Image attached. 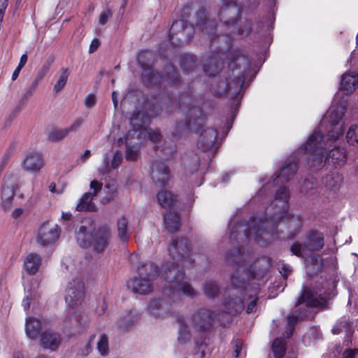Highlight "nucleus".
<instances>
[{
	"mask_svg": "<svg viewBox=\"0 0 358 358\" xmlns=\"http://www.w3.org/2000/svg\"><path fill=\"white\" fill-rule=\"evenodd\" d=\"M289 192L285 187H280L275 193V198L271 204L268 206L265 215L259 217L254 216L247 223H238L234 226L230 232V240L241 243L237 248L231 251L227 255V261H236L238 268L232 276V283L237 285L238 280L242 276V273L247 271V280H259L271 266L270 262L266 257L258 259L254 264H248L250 251L247 249V254L244 243L253 240L257 244L264 245L274 238L275 229L280 222L289 220L294 223V227L300 224L298 217L288 213Z\"/></svg>",
	"mask_w": 358,
	"mask_h": 358,
	"instance_id": "obj_1",
	"label": "nucleus"
},
{
	"mask_svg": "<svg viewBox=\"0 0 358 358\" xmlns=\"http://www.w3.org/2000/svg\"><path fill=\"white\" fill-rule=\"evenodd\" d=\"M347 108L346 99H334L318 127L308 137L306 148L314 151L317 160L321 162L324 149L332 146L343 136Z\"/></svg>",
	"mask_w": 358,
	"mask_h": 358,
	"instance_id": "obj_2",
	"label": "nucleus"
},
{
	"mask_svg": "<svg viewBox=\"0 0 358 358\" xmlns=\"http://www.w3.org/2000/svg\"><path fill=\"white\" fill-rule=\"evenodd\" d=\"M169 252L173 262L167 264L162 271L163 278L169 284V288L164 292L172 294L173 297L182 294L187 297L194 298L196 292L189 282L184 280V268L192 264L191 258L196 255V250L190 251L188 241L181 238L172 240Z\"/></svg>",
	"mask_w": 358,
	"mask_h": 358,
	"instance_id": "obj_3",
	"label": "nucleus"
},
{
	"mask_svg": "<svg viewBox=\"0 0 358 358\" xmlns=\"http://www.w3.org/2000/svg\"><path fill=\"white\" fill-rule=\"evenodd\" d=\"M180 109L182 113H186L187 110L189 119L187 123L178 124L177 128L199 133L198 145L201 149L204 151L215 152L219 145L218 141H216L217 132L215 129L210 127L202 129L204 120L201 117L202 115L201 108L194 106H192L191 104L185 106L182 102L180 103Z\"/></svg>",
	"mask_w": 358,
	"mask_h": 358,
	"instance_id": "obj_4",
	"label": "nucleus"
},
{
	"mask_svg": "<svg viewBox=\"0 0 358 358\" xmlns=\"http://www.w3.org/2000/svg\"><path fill=\"white\" fill-rule=\"evenodd\" d=\"M336 143L331 147H327L324 150L322 160H317L316 153L314 151L306 148L307 141L300 147V152L306 155L304 159L307 161L309 166L313 169H320L326 162L333 164L339 167L343 166L347 162L348 152L344 147L336 146Z\"/></svg>",
	"mask_w": 358,
	"mask_h": 358,
	"instance_id": "obj_5",
	"label": "nucleus"
},
{
	"mask_svg": "<svg viewBox=\"0 0 358 358\" xmlns=\"http://www.w3.org/2000/svg\"><path fill=\"white\" fill-rule=\"evenodd\" d=\"M147 268L150 270L149 275L151 278L158 276L159 269L155 264L148 261L140 263L137 268L138 277L134 278L127 282L128 287L134 292L140 294H148L152 290V281L143 278L148 274Z\"/></svg>",
	"mask_w": 358,
	"mask_h": 358,
	"instance_id": "obj_6",
	"label": "nucleus"
},
{
	"mask_svg": "<svg viewBox=\"0 0 358 358\" xmlns=\"http://www.w3.org/2000/svg\"><path fill=\"white\" fill-rule=\"evenodd\" d=\"M333 287L331 282H327L322 288H307L303 291L296 306L305 303L309 307L322 308L331 298Z\"/></svg>",
	"mask_w": 358,
	"mask_h": 358,
	"instance_id": "obj_7",
	"label": "nucleus"
},
{
	"mask_svg": "<svg viewBox=\"0 0 358 358\" xmlns=\"http://www.w3.org/2000/svg\"><path fill=\"white\" fill-rule=\"evenodd\" d=\"M148 117L141 113L134 112L130 117L129 122L132 129L137 130V139H141L143 142L148 136L150 141L153 143H159L162 139L161 134L158 130H153L150 128H143V124H146Z\"/></svg>",
	"mask_w": 358,
	"mask_h": 358,
	"instance_id": "obj_8",
	"label": "nucleus"
},
{
	"mask_svg": "<svg viewBox=\"0 0 358 358\" xmlns=\"http://www.w3.org/2000/svg\"><path fill=\"white\" fill-rule=\"evenodd\" d=\"M323 245L322 234L317 231H311L308 234L307 241L304 245L295 243L291 246L290 250L294 255L304 257L308 255L309 252L320 250Z\"/></svg>",
	"mask_w": 358,
	"mask_h": 358,
	"instance_id": "obj_9",
	"label": "nucleus"
},
{
	"mask_svg": "<svg viewBox=\"0 0 358 358\" xmlns=\"http://www.w3.org/2000/svg\"><path fill=\"white\" fill-rule=\"evenodd\" d=\"M17 188V177L11 173H6L3 178L1 196V204L5 210L12 207L15 192Z\"/></svg>",
	"mask_w": 358,
	"mask_h": 358,
	"instance_id": "obj_10",
	"label": "nucleus"
},
{
	"mask_svg": "<svg viewBox=\"0 0 358 358\" xmlns=\"http://www.w3.org/2000/svg\"><path fill=\"white\" fill-rule=\"evenodd\" d=\"M60 229L55 222L46 221L39 227L37 234V242L42 246L54 244L59 239Z\"/></svg>",
	"mask_w": 358,
	"mask_h": 358,
	"instance_id": "obj_11",
	"label": "nucleus"
},
{
	"mask_svg": "<svg viewBox=\"0 0 358 358\" xmlns=\"http://www.w3.org/2000/svg\"><path fill=\"white\" fill-rule=\"evenodd\" d=\"M85 296L84 284L80 280L70 282L66 290L65 301L71 308L80 306Z\"/></svg>",
	"mask_w": 358,
	"mask_h": 358,
	"instance_id": "obj_12",
	"label": "nucleus"
},
{
	"mask_svg": "<svg viewBox=\"0 0 358 358\" xmlns=\"http://www.w3.org/2000/svg\"><path fill=\"white\" fill-rule=\"evenodd\" d=\"M102 183L94 180L91 181L90 187V191L85 193L80 198L79 203L76 206L78 211H95L96 209V205L93 202V198L101 189Z\"/></svg>",
	"mask_w": 358,
	"mask_h": 358,
	"instance_id": "obj_13",
	"label": "nucleus"
},
{
	"mask_svg": "<svg viewBox=\"0 0 358 358\" xmlns=\"http://www.w3.org/2000/svg\"><path fill=\"white\" fill-rule=\"evenodd\" d=\"M213 320L210 310L200 309L192 315L190 327L194 331H204L211 327Z\"/></svg>",
	"mask_w": 358,
	"mask_h": 358,
	"instance_id": "obj_14",
	"label": "nucleus"
},
{
	"mask_svg": "<svg viewBox=\"0 0 358 358\" xmlns=\"http://www.w3.org/2000/svg\"><path fill=\"white\" fill-rule=\"evenodd\" d=\"M94 229V225L90 220L82 222L78 230L76 232L77 242L81 248H87L92 245Z\"/></svg>",
	"mask_w": 358,
	"mask_h": 358,
	"instance_id": "obj_15",
	"label": "nucleus"
},
{
	"mask_svg": "<svg viewBox=\"0 0 358 358\" xmlns=\"http://www.w3.org/2000/svg\"><path fill=\"white\" fill-rule=\"evenodd\" d=\"M137 130L131 129L125 136L126 159L128 161H134L139 156L140 149L143 141L137 139Z\"/></svg>",
	"mask_w": 358,
	"mask_h": 358,
	"instance_id": "obj_16",
	"label": "nucleus"
},
{
	"mask_svg": "<svg viewBox=\"0 0 358 358\" xmlns=\"http://www.w3.org/2000/svg\"><path fill=\"white\" fill-rule=\"evenodd\" d=\"M148 55H150V52L148 51H141L138 54L137 60L143 69L142 77L147 85H157L159 83H161L159 78H160V80L164 78L161 77L157 72H155L152 66L144 63L143 59Z\"/></svg>",
	"mask_w": 358,
	"mask_h": 358,
	"instance_id": "obj_17",
	"label": "nucleus"
},
{
	"mask_svg": "<svg viewBox=\"0 0 358 358\" xmlns=\"http://www.w3.org/2000/svg\"><path fill=\"white\" fill-rule=\"evenodd\" d=\"M151 176L155 184L166 185L171 178L168 166L162 162L154 163L151 169Z\"/></svg>",
	"mask_w": 358,
	"mask_h": 358,
	"instance_id": "obj_18",
	"label": "nucleus"
},
{
	"mask_svg": "<svg viewBox=\"0 0 358 358\" xmlns=\"http://www.w3.org/2000/svg\"><path fill=\"white\" fill-rule=\"evenodd\" d=\"M21 164L24 171L36 173L40 171L44 166V162L40 153L31 152L25 156Z\"/></svg>",
	"mask_w": 358,
	"mask_h": 358,
	"instance_id": "obj_19",
	"label": "nucleus"
},
{
	"mask_svg": "<svg viewBox=\"0 0 358 358\" xmlns=\"http://www.w3.org/2000/svg\"><path fill=\"white\" fill-rule=\"evenodd\" d=\"M223 6L220 10L219 17L221 21L226 24L235 22L239 9L235 0H223Z\"/></svg>",
	"mask_w": 358,
	"mask_h": 358,
	"instance_id": "obj_20",
	"label": "nucleus"
},
{
	"mask_svg": "<svg viewBox=\"0 0 358 358\" xmlns=\"http://www.w3.org/2000/svg\"><path fill=\"white\" fill-rule=\"evenodd\" d=\"M243 284L244 285V291L243 293V299H245V295L248 293V298L251 299V301L247 307V313H253L256 309V301L257 299V295L258 294L259 286V283L250 282L249 284L245 283L244 281L246 280L244 277H242Z\"/></svg>",
	"mask_w": 358,
	"mask_h": 358,
	"instance_id": "obj_21",
	"label": "nucleus"
},
{
	"mask_svg": "<svg viewBox=\"0 0 358 358\" xmlns=\"http://www.w3.org/2000/svg\"><path fill=\"white\" fill-rule=\"evenodd\" d=\"M297 170V165L295 162L288 160L285 162L282 168L276 173L273 180V184L278 185L288 182L295 174Z\"/></svg>",
	"mask_w": 358,
	"mask_h": 358,
	"instance_id": "obj_22",
	"label": "nucleus"
},
{
	"mask_svg": "<svg viewBox=\"0 0 358 358\" xmlns=\"http://www.w3.org/2000/svg\"><path fill=\"white\" fill-rule=\"evenodd\" d=\"M148 310L155 318L163 317L170 311V304L164 299H153L150 301Z\"/></svg>",
	"mask_w": 358,
	"mask_h": 358,
	"instance_id": "obj_23",
	"label": "nucleus"
},
{
	"mask_svg": "<svg viewBox=\"0 0 358 358\" xmlns=\"http://www.w3.org/2000/svg\"><path fill=\"white\" fill-rule=\"evenodd\" d=\"M41 343L44 348L55 350L61 343V336L52 330L45 331L41 334Z\"/></svg>",
	"mask_w": 358,
	"mask_h": 358,
	"instance_id": "obj_24",
	"label": "nucleus"
},
{
	"mask_svg": "<svg viewBox=\"0 0 358 358\" xmlns=\"http://www.w3.org/2000/svg\"><path fill=\"white\" fill-rule=\"evenodd\" d=\"M358 87V75L353 73H344L341 77L340 90L346 94H352Z\"/></svg>",
	"mask_w": 358,
	"mask_h": 358,
	"instance_id": "obj_25",
	"label": "nucleus"
},
{
	"mask_svg": "<svg viewBox=\"0 0 358 358\" xmlns=\"http://www.w3.org/2000/svg\"><path fill=\"white\" fill-rule=\"evenodd\" d=\"M110 238V233L108 231H100L94 233L92 243L93 244L94 250L96 252H101L107 246Z\"/></svg>",
	"mask_w": 358,
	"mask_h": 358,
	"instance_id": "obj_26",
	"label": "nucleus"
},
{
	"mask_svg": "<svg viewBox=\"0 0 358 358\" xmlns=\"http://www.w3.org/2000/svg\"><path fill=\"white\" fill-rule=\"evenodd\" d=\"M343 182V176L336 171L331 172L322 179V184L329 191L336 192L339 189Z\"/></svg>",
	"mask_w": 358,
	"mask_h": 358,
	"instance_id": "obj_27",
	"label": "nucleus"
},
{
	"mask_svg": "<svg viewBox=\"0 0 358 358\" xmlns=\"http://www.w3.org/2000/svg\"><path fill=\"white\" fill-rule=\"evenodd\" d=\"M41 329V322L32 317H28L25 321V333L27 336L34 340L38 338Z\"/></svg>",
	"mask_w": 358,
	"mask_h": 358,
	"instance_id": "obj_28",
	"label": "nucleus"
},
{
	"mask_svg": "<svg viewBox=\"0 0 358 358\" xmlns=\"http://www.w3.org/2000/svg\"><path fill=\"white\" fill-rule=\"evenodd\" d=\"M41 264V256L36 253H30L24 261L25 270L29 274H35Z\"/></svg>",
	"mask_w": 358,
	"mask_h": 358,
	"instance_id": "obj_29",
	"label": "nucleus"
},
{
	"mask_svg": "<svg viewBox=\"0 0 358 358\" xmlns=\"http://www.w3.org/2000/svg\"><path fill=\"white\" fill-rule=\"evenodd\" d=\"M138 317L131 311H126L118 320L117 324L120 329L122 331H128L137 321Z\"/></svg>",
	"mask_w": 358,
	"mask_h": 358,
	"instance_id": "obj_30",
	"label": "nucleus"
},
{
	"mask_svg": "<svg viewBox=\"0 0 358 358\" xmlns=\"http://www.w3.org/2000/svg\"><path fill=\"white\" fill-rule=\"evenodd\" d=\"M224 307L229 314L235 315L243 309L244 303L239 298L232 297L225 300Z\"/></svg>",
	"mask_w": 358,
	"mask_h": 358,
	"instance_id": "obj_31",
	"label": "nucleus"
},
{
	"mask_svg": "<svg viewBox=\"0 0 358 358\" xmlns=\"http://www.w3.org/2000/svg\"><path fill=\"white\" fill-rule=\"evenodd\" d=\"M159 204L163 208H170L176 201V196L167 190H162L157 195Z\"/></svg>",
	"mask_w": 358,
	"mask_h": 358,
	"instance_id": "obj_32",
	"label": "nucleus"
},
{
	"mask_svg": "<svg viewBox=\"0 0 358 358\" xmlns=\"http://www.w3.org/2000/svg\"><path fill=\"white\" fill-rule=\"evenodd\" d=\"M164 222L171 231H175L180 227V219L176 213H166L164 215Z\"/></svg>",
	"mask_w": 358,
	"mask_h": 358,
	"instance_id": "obj_33",
	"label": "nucleus"
},
{
	"mask_svg": "<svg viewBox=\"0 0 358 358\" xmlns=\"http://www.w3.org/2000/svg\"><path fill=\"white\" fill-rule=\"evenodd\" d=\"M306 266L307 273L309 275H313L322 270V262L317 257H310L309 259L306 260Z\"/></svg>",
	"mask_w": 358,
	"mask_h": 358,
	"instance_id": "obj_34",
	"label": "nucleus"
},
{
	"mask_svg": "<svg viewBox=\"0 0 358 358\" xmlns=\"http://www.w3.org/2000/svg\"><path fill=\"white\" fill-rule=\"evenodd\" d=\"M213 22L206 19V15L203 13H198V22L196 24V29H199L202 32L206 33L209 36L210 31H208V27H211Z\"/></svg>",
	"mask_w": 358,
	"mask_h": 358,
	"instance_id": "obj_35",
	"label": "nucleus"
},
{
	"mask_svg": "<svg viewBox=\"0 0 358 358\" xmlns=\"http://www.w3.org/2000/svg\"><path fill=\"white\" fill-rule=\"evenodd\" d=\"M38 285L36 284L33 288L29 287V285L27 284L24 285V289L27 292V295L22 300V306L25 311L28 310L30 307V303L32 299L36 296V289Z\"/></svg>",
	"mask_w": 358,
	"mask_h": 358,
	"instance_id": "obj_36",
	"label": "nucleus"
},
{
	"mask_svg": "<svg viewBox=\"0 0 358 358\" xmlns=\"http://www.w3.org/2000/svg\"><path fill=\"white\" fill-rule=\"evenodd\" d=\"M127 225L128 221L124 217L119 219L117 223L120 238L124 242L127 241L129 237Z\"/></svg>",
	"mask_w": 358,
	"mask_h": 358,
	"instance_id": "obj_37",
	"label": "nucleus"
},
{
	"mask_svg": "<svg viewBox=\"0 0 358 358\" xmlns=\"http://www.w3.org/2000/svg\"><path fill=\"white\" fill-rule=\"evenodd\" d=\"M122 161V152L119 150H117L115 152L113 159L111 162H109L108 160L104 157L103 158V163L105 166V169L106 171H108L109 169H115L117 168L120 164H121Z\"/></svg>",
	"mask_w": 358,
	"mask_h": 358,
	"instance_id": "obj_38",
	"label": "nucleus"
},
{
	"mask_svg": "<svg viewBox=\"0 0 358 358\" xmlns=\"http://www.w3.org/2000/svg\"><path fill=\"white\" fill-rule=\"evenodd\" d=\"M345 137L349 145L358 144V124H353L348 128Z\"/></svg>",
	"mask_w": 358,
	"mask_h": 358,
	"instance_id": "obj_39",
	"label": "nucleus"
},
{
	"mask_svg": "<svg viewBox=\"0 0 358 358\" xmlns=\"http://www.w3.org/2000/svg\"><path fill=\"white\" fill-rule=\"evenodd\" d=\"M285 341L283 338H275L273 341L272 348L274 357L281 358L285 352Z\"/></svg>",
	"mask_w": 358,
	"mask_h": 358,
	"instance_id": "obj_40",
	"label": "nucleus"
},
{
	"mask_svg": "<svg viewBox=\"0 0 358 358\" xmlns=\"http://www.w3.org/2000/svg\"><path fill=\"white\" fill-rule=\"evenodd\" d=\"M230 66H238V69H243L244 71L249 70L250 67V62L248 58L244 55H237L230 64Z\"/></svg>",
	"mask_w": 358,
	"mask_h": 358,
	"instance_id": "obj_41",
	"label": "nucleus"
},
{
	"mask_svg": "<svg viewBox=\"0 0 358 358\" xmlns=\"http://www.w3.org/2000/svg\"><path fill=\"white\" fill-rule=\"evenodd\" d=\"M187 27V22L183 20L174 21L169 31V37L172 40L174 35H176L178 32H180V31L182 32L185 31Z\"/></svg>",
	"mask_w": 358,
	"mask_h": 358,
	"instance_id": "obj_42",
	"label": "nucleus"
},
{
	"mask_svg": "<svg viewBox=\"0 0 358 358\" xmlns=\"http://www.w3.org/2000/svg\"><path fill=\"white\" fill-rule=\"evenodd\" d=\"M245 82V78L243 76L241 77L237 76L232 82L228 83L227 85V89L224 90V92L230 93L231 90L232 85H234V94L237 95V94L242 90Z\"/></svg>",
	"mask_w": 358,
	"mask_h": 358,
	"instance_id": "obj_43",
	"label": "nucleus"
},
{
	"mask_svg": "<svg viewBox=\"0 0 358 358\" xmlns=\"http://www.w3.org/2000/svg\"><path fill=\"white\" fill-rule=\"evenodd\" d=\"M69 77V71L66 68H62L59 72V77L57 82L54 85V91L59 92L66 85Z\"/></svg>",
	"mask_w": 358,
	"mask_h": 358,
	"instance_id": "obj_44",
	"label": "nucleus"
},
{
	"mask_svg": "<svg viewBox=\"0 0 358 358\" xmlns=\"http://www.w3.org/2000/svg\"><path fill=\"white\" fill-rule=\"evenodd\" d=\"M38 84L39 82L34 79L30 85L27 87L25 93L23 94L21 99L20 100L19 103L20 106L26 104L28 99L33 95L35 90L38 87Z\"/></svg>",
	"mask_w": 358,
	"mask_h": 358,
	"instance_id": "obj_45",
	"label": "nucleus"
},
{
	"mask_svg": "<svg viewBox=\"0 0 358 358\" xmlns=\"http://www.w3.org/2000/svg\"><path fill=\"white\" fill-rule=\"evenodd\" d=\"M67 130L64 129H52L48 134V139L51 141H59L68 136Z\"/></svg>",
	"mask_w": 358,
	"mask_h": 358,
	"instance_id": "obj_46",
	"label": "nucleus"
},
{
	"mask_svg": "<svg viewBox=\"0 0 358 358\" xmlns=\"http://www.w3.org/2000/svg\"><path fill=\"white\" fill-rule=\"evenodd\" d=\"M315 188H317L316 180L315 178H311L304 180L300 191L305 194L312 195L314 194L313 190Z\"/></svg>",
	"mask_w": 358,
	"mask_h": 358,
	"instance_id": "obj_47",
	"label": "nucleus"
},
{
	"mask_svg": "<svg viewBox=\"0 0 358 358\" xmlns=\"http://www.w3.org/2000/svg\"><path fill=\"white\" fill-rule=\"evenodd\" d=\"M190 338L188 326L185 322H182L179 329L178 342L182 344L186 343L190 340Z\"/></svg>",
	"mask_w": 358,
	"mask_h": 358,
	"instance_id": "obj_48",
	"label": "nucleus"
},
{
	"mask_svg": "<svg viewBox=\"0 0 358 358\" xmlns=\"http://www.w3.org/2000/svg\"><path fill=\"white\" fill-rule=\"evenodd\" d=\"M219 288L216 282L209 281L204 286L205 294L208 297H214L218 292Z\"/></svg>",
	"mask_w": 358,
	"mask_h": 358,
	"instance_id": "obj_49",
	"label": "nucleus"
},
{
	"mask_svg": "<svg viewBox=\"0 0 358 358\" xmlns=\"http://www.w3.org/2000/svg\"><path fill=\"white\" fill-rule=\"evenodd\" d=\"M298 322V317L294 315H291L287 317V330L285 331V336L289 338L292 336L294 327Z\"/></svg>",
	"mask_w": 358,
	"mask_h": 358,
	"instance_id": "obj_50",
	"label": "nucleus"
},
{
	"mask_svg": "<svg viewBox=\"0 0 358 358\" xmlns=\"http://www.w3.org/2000/svg\"><path fill=\"white\" fill-rule=\"evenodd\" d=\"M234 352L233 355L235 358L243 357L245 355V351L244 350L243 343L241 340H236L234 342Z\"/></svg>",
	"mask_w": 358,
	"mask_h": 358,
	"instance_id": "obj_51",
	"label": "nucleus"
},
{
	"mask_svg": "<svg viewBox=\"0 0 358 358\" xmlns=\"http://www.w3.org/2000/svg\"><path fill=\"white\" fill-rule=\"evenodd\" d=\"M97 348L99 352L104 355L106 354L108 349V340L106 334H102L100 337V340L97 343Z\"/></svg>",
	"mask_w": 358,
	"mask_h": 358,
	"instance_id": "obj_52",
	"label": "nucleus"
},
{
	"mask_svg": "<svg viewBox=\"0 0 358 358\" xmlns=\"http://www.w3.org/2000/svg\"><path fill=\"white\" fill-rule=\"evenodd\" d=\"M51 66V62L49 61L45 62L41 66V68L37 72L34 80L38 82H41L43 78L45 76V75L49 71L50 67Z\"/></svg>",
	"mask_w": 358,
	"mask_h": 358,
	"instance_id": "obj_53",
	"label": "nucleus"
},
{
	"mask_svg": "<svg viewBox=\"0 0 358 358\" xmlns=\"http://www.w3.org/2000/svg\"><path fill=\"white\" fill-rule=\"evenodd\" d=\"M83 119L82 117H78L76 118L71 125L65 127L67 130L68 134L72 132H76L83 124Z\"/></svg>",
	"mask_w": 358,
	"mask_h": 358,
	"instance_id": "obj_54",
	"label": "nucleus"
},
{
	"mask_svg": "<svg viewBox=\"0 0 358 358\" xmlns=\"http://www.w3.org/2000/svg\"><path fill=\"white\" fill-rule=\"evenodd\" d=\"M110 15L111 13L108 9L103 10L99 17V23L101 25L106 24Z\"/></svg>",
	"mask_w": 358,
	"mask_h": 358,
	"instance_id": "obj_55",
	"label": "nucleus"
},
{
	"mask_svg": "<svg viewBox=\"0 0 358 358\" xmlns=\"http://www.w3.org/2000/svg\"><path fill=\"white\" fill-rule=\"evenodd\" d=\"M96 102L95 95L90 94H88L85 99V105L87 108H92Z\"/></svg>",
	"mask_w": 358,
	"mask_h": 358,
	"instance_id": "obj_56",
	"label": "nucleus"
},
{
	"mask_svg": "<svg viewBox=\"0 0 358 358\" xmlns=\"http://www.w3.org/2000/svg\"><path fill=\"white\" fill-rule=\"evenodd\" d=\"M99 45H100V42H99V39L94 38L92 41L90 46V49H89L90 52H95L97 50V48H99Z\"/></svg>",
	"mask_w": 358,
	"mask_h": 358,
	"instance_id": "obj_57",
	"label": "nucleus"
},
{
	"mask_svg": "<svg viewBox=\"0 0 358 358\" xmlns=\"http://www.w3.org/2000/svg\"><path fill=\"white\" fill-rule=\"evenodd\" d=\"M358 355V349L353 350H347L344 353L343 358H355V356Z\"/></svg>",
	"mask_w": 358,
	"mask_h": 358,
	"instance_id": "obj_58",
	"label": "nucleus"
},
{
	"mask_svg": "<svg viewBox=\"0 0 358 358\" xmlns=\"http://www.w3.org/2000/svg\"><path fill=\"white\" fill-rule=\"evenodd\" d=\"M27 59H28V57H27V54H23L20 57V62L17 65V67H19V69H22L24 66V65L26 64V63L27 62Z\"/></svg>",
	"mask_w": 358,
	"mask_h": 358,
	"instance_id": "obj_59",
	"label": "nucleus"
},
{
	"mask_svg": "<svg viewBox=\"0 0 358 358\" xmlns=\"http://www.w3.org/2000/svg\"><path fill=\"white\" fill-rule=\"evenodd\" d=\"M24 210L22 208H15L13 213H12V215L13 217L15 218V219H17L18 217H20L22 214L23 213Z\"/></svg>",
	"mask_w": 358,
	"mask_h": 358,
	"instance_id": "obj_60",
	"label": "nucleus"
},
{
	"mask_svg": "<svg viewBox=\"0 0 358 358\" xmlns=\"http://www.w3.org/2000/svg\"><path fill=\"white\" fill-rule=\"evenodd\" d=\"M112 101H113L115 108H116L117 107L118 100H117V93L115 91H113L112 93Z\"/></svg>",
	"mask_w": 358,
	"mask_h": 358,
	"instance_id": "obj_61",
	"label": "nucleus"
},
{
	"mask_svg": "<svg viewBox=\"0 0 358 358\" xmlns=\"http://www.w3.org/2000/svg\"><path fill=\"white\" fill-rule=\"evenodd\" d=\"M289 271V266L283 264L280 268V273L283 275V276H286L288 273Z\"/></svg>",
	"mask_w": 358,
	"mask_h": 358,
	"instance_id": "obj_62",
	"label": "nucleus"
},
{
	"mask_svg": "<svg viewBox=\"0 0 358 358\" xmlns=\"http://www.w3.org/2000/svg\"><path fill=\"white\" fill-rule=\"evenodd\" d=\"M270 186L269 184L266 183L264 185V187L259 190L258 195L259 196H262L265 194L266 190L268 189V187Z\"/></svg>",
	"mask_w": 358,
	"mask_h": 358,
	"instance_id": "obj_63",
	"label": "nucleus"
},
{
	"mask_svg": "<svg viewBox=\"0 0 358 358\" xmlns=\"http://www.w3.org/2000/svg\"><path fill=\"white\" fill-rule=\"evenodd\" d=\"M22 69H19V67H16V69H15V71H13V74H12V80H15L17 79V78L18 77L19 74H20V72L21 71Z\"/></svg>",
	"mask_w": 358,
	"mask_h": 358,
	"instance_id": "obj_64",
	"label": "nucleus"
}]
</instances>
